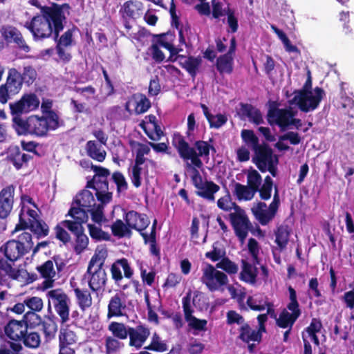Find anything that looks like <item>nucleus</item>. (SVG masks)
<instances>
[{"label":"nucleus","instance_id":"14","mask_svg":"<svg viewBox=\"0 0 354 354\" xmlns=\"http://www.w3.org/2000/svg\"><path fill=\"white\" fill-rule=\"evenodd\" d=\"M27 28L35 39H45L54 35V30L42 15L34 17Z\"/></svg>","mask_w":354,"mask_h":354},{"label":"nucleus","instance_id":"17","mask_svg":"<svg viewBox=\"0 0 354 354\" xmlns=\"http://www.w3.org/2000/svg\"><path fill=\"white\" fill-rule=\"evenodd\" d=\"M130 230L144 231L150 224V221L146 214H141L134 210L125 213L123 217Z\"/></svg>","mask_w":354,"mask_h":354},{"label":"nucleus","instance_id":"47","mask_svg":"<svg viewBox=\"0 0 354 354\" xmlns=\"http://www.w3.org/2000/svg\"><path fill=\"white\" fill-rule=\"evenodd\" d=\"M112 234L118 237H124L130 236L131 230H129L126 222L124 223L120 219H117L111 226Z\"/></svg>","mask_w":354,"mask_h":354},{"label":"nucleus","instance_id":"36","mask_svg":"<svg viewBox=\"0 0 354 354\" xmlns=\"http://www.w3.org/2000/svg\"><path fill=\"white\" fill-rule=\"evenodd\" d=\"M131 100H133L136 103L134 112L136 115H140L146 113L151 106L150 100L143 93H133L131 96Z\"/></svg>","mask_w":354,"mask_h":354},{"label":"nucleus","instance_id":"23","mask_svg":"<svg viewBox=\"0 0 354 354\" xmlns=\"http://www.w3.org/2000/svg\"><path fill=\"white\" fill-rule=\"evenodd\" d=\"M77 342V335L75 332L68 328H62L59 335V354H75V349L72 348Z\"/></svg>","mask_w":354,"mask_h":354},{"label":"nucleus","instance_id":"40","mask_svg":"<svg viewBox=\"0 0 354 354\" xmlns=\"http://www.w3.org/2000/svg\"><path fill=\"white\" fill-rule=\"evenodd\" d=\"M233 57L224 54L218 57L216 67L221 74H231L233 71Z\"/></svg>","mask_w":354,"mask_h":354},{"label":"nucleus","instance_id":"45","mask_svg":"<svg viewBox=\"0 0 354 354\" xmlns=\"http://www.w3.org/2000/svg\"><path fill=\"white\" fill-rule=\"evenodd\" d=\"M24 344L28 348H37L40 346L41 337L38 332L28 328L21 339Z\"/></svg>","mask_w":354,"mask_h":354},{"label":"nucleus","instance_id":"6","mask_svg":"<svg viewBox=\"0 0 354 354\" xmlns=\"http://www.w3.org/2000/svg\"><path fill=\"white\" fill-rule=\"evenodd\" d=\"M32 236L29 232H23L16 239L8 240L1 248L10 262H15L28 254L33 245Z\"/></svg>","mask_w":354,"mask_h":354},{"label":"nucleus","instance_id":"39","mask_svg":"<svg viewBox=\"0 0 354 354\" xmlns=\"http://www.w3.org/2000/svg\"><path fill=\"white\" fill-rule=\"evenodd\" d=\"M241 111L250 122L258 125L263 122L262 114L259 109L250 104H241Z\"/></svg>","mask_w":354,"mask_h":354},{"label":"nucleus","instance_id":"42","mask_svg":"<svg viewBox=\"0 0 354 354\" xmlns=\"http://www.w3.org/2000/svg\"><path fill=\"white\" fill-rule=\"evenodd\" d=\"M76 31H79V29L76 26L73 25L72 28H68L61 36L59 35L58 37L53 39L56 41L57 45L70 47L75 44L73 35Z\"/></svg>","mask_w":354,"mask_h":354},{"label":"nucleus","instance_id":"26","mask_svg":"<svg viewBox=\"0 0 354 354\" xmlns=\"http://www.w3.org/2000/svg\"><path fill=\"white\" fill-rule=\"evenodd\" d=\"M36 270L39 273L40 277L44 279L41 286L44 290L52 288L54 285L56 272L54 268V263L52 260H48L41 265L37 266Z\"/></svg>","mask_w":354,"mask_h":354},{"label":"nucleus","instance_id":"34","mask_svg":"<svg viewBox=\"0 0 354 354\" xmlns=\"http://www.w3.org/2000/svg\"><path fill=\"white\" fill-rule=\"evenodd\" d=\"M53 100L50 99H44L41 104V111L42 115L47 118L52 123L56 122L61 126H64V121L60 119L58 113L53 110Z\"/></svg>","mask_w":354,"mask_h":354},{"label":"nucleus","instance_id":"15","mask_svg":"<svg viewBox=\"0 0 354 354\" xmlns=\"http://www.w3.org/2000/svg\"><path fill=\"white\" fill-rule=\"evenodd\" d=\"M0 32L7 43L15 44L19 49L26 53L30 51V48L26 44L21 31L16 27L10 25L2 26Z\"/></svg>","mask_w":354,"mask_h":354},{"label":"nucleus","instance_id":"1","mask_svg":"<svg viewBox=\"0 0 354 354\" xmlns=\"http://www.w3.org/2000/svg\"><path fill=\"white\" fill-rule=\"evenodd\" d=\"M39 100L36 94H24L17 101L9 104L12 117V127L18 135H31L41 138L47 136L49 131H55L62 127L56 122L52 123L47 118L31 115L24 119L21 115L36 110L39 106Z\"/></svg>","mask_w":354,"mask_h":354},{"label":"nucleus","instance_id":"62","mask_svg":"<svg viewBox=\"0 0 354 354\" xmlns=\"http://www.w3.org/2000/svg\"><path fill=\"white\" fill-rule=\"evenodd\" d=\"M27 229L30 230V222L29 221H26V219L24 218V209H21L19 214V223L15 225V229L11 232V234L14 235L19 231H24Z\"/></svg>","mask_w":354,"mask_h":354},{"label":"nucleus","instance_id":"44","mask_svg":"<svg viewBox=\"0 0 354 354\" xmlns=\"http://www.w3.org/2000/svg\"><path fill=\"white\" fill-rule=\"evenodd\" d=\"M30 231L39 239L47 236L50 230L48 224L44 221L39 218L37 221H33L32 223H30Z\"/></svg>","mask_w":354,"mask_h":354},{"label":"nucleus","instance_id":"43","mask_svg":"<svg viewBox=\"0 0 354 354\" xmlns=\"http://www.w3.org/2000/svg\"><path fill=\"white\" fill-rule=\"evenodd\" d=\"M233 194L239 201H250L255 193H253V191L248 185L235 182Z\"/></svg>","mask_w":354,"mask_h":354},{"label":"nucleus","instance_id":"46","mask_svg":"<svg viewBox=\"0 0 354 354\" xmlns=\"http://www.w3.org/2000/svg\"><path fill=\"white\" fill-rule=\"evenodd\" d=\"M113 337L120 339H125L129 335V328H127L122 322H112L108 327Z\"/></svg>","mask_w":354,"mask_h":354},{"label":"nucleus","instance_id":"64","mask_svg":"<svg viewBox=\"0 0 354 354\" xmlns=\"http://www.w3.org/2000/svg\"><path fill=\"white\" fill-rule=\"evenodd\" d=\"M227 120L225 115L218 113L216 115H212V118L207 121L210 128L219 129L227 122Z\"/></svg>","mask_w":354,"mask_h":354},{"label":"nucleus","instance_id":"51","mask_svg":"<svg viewBox=\"0 0 354 354\" xmlns=\"http://www.w3.org/2000/svg\"><path fill=\"white\" fill-rule=\"evenodd\" d=\"M145 349L156 352H165L167 351V345L160 340V336L156 333H154L151 337V344L145 346Z\"/></svg>","mask_w":354,"mask_h":354},{"label":"nucleus","instance_id":"3","mask_svg":"<svg viewBox=\"0 0 354 354\" xmlns=\"http://www.w3.org/2000/svg\"><path fill=\"white\" fill-rule=\"evenodd\" d=\"M172 145L176 149L179 156L185 160H191L192 165L200 169L203 164L200 157L208 158L210 152L209 144L203 140H198L194 143L196 149L189 146L185 138L180 133H175L172 139Z\"/></svg>","mask_w":354,"mask_h":354},{"label":"nucleus","instance_id":"60","mask_svg":"<svg viewBox=\"0 0 354 354\" xmlns=\"http://www.w3.org/2000/svg\"><path fill=\"white\" fill-rule=\"evenodd\" d=\"M112 180L117 186L118 192L127 189L128 184L124 175L120 171L113 172L112 174Z\"/></svg>","mask_w":354,"mask_h":354},{"label":"nucleus","instance_id":"53","mask_svg":"<svg viewBox=\"0 0 354 354\" xmlns=\"http://www.w3.org/2000/svg\"><path fill=\"white\" fill-rule=\"evenodd\" d=\"M65 227L66 226L61 221L54 227V232L55 238L66 245L71 241V238L69 233L64 229Z\"/></svg>","mask_w":354,"mask_h":354},{"label":"nucleus","instance_id":"8","mask_svg":"<svg viewBox=\"0 0 354 354\" xmlns=\"http://www.w3.org/2000/svg\"><path fill=\"white\" fill-rule=\"evenodd\" d=\"M69 9L70 6L67 3L59 5L56 3H52L50 6H44L41 8V15L54 30V38L58 37L63 30L66 20L64 10L68 11Z\"/></svg>","mask_w":354,"mask_h":354},{"label":"nucleus","instance_id":"63","mask_svg":"<svg viewBox=\"0 0 354 354\" xmlns=\"http://www.w3.org/2000/svg\"><path fill=\"white\" fill-rule=\"evenodd\" d=\"M183 308L185 320L192 317L194 310L191 306V292H188L182 299Z\"/></svg>","mask_w":354,"mask_h":354},{"label":"nucleus","instance_id":"28","mask_svg":"<svg viewBox=\"0 0 354 354\" xmlns=\"http://www.w3.org/2000/svg\"><path fill=\"white\" fill-rule=\"evenodd\" d=\"M142 3L138 0H129L124 3L120 10L122 19H136L142 14Z\"/></svg>","mask_w":354,"mask_h":354},{"label":"nucleus","instance_id":"38","mask_svg":"<svg viewBox=\"0 0 354 354\" xmlns=\"http://www.w3.org/2000/svg\"><path fill=\"white\" fill-rule=\"evenodd\" d=\"M74 292L79 307L84 310L92 306V297L87 289H80L78 287L74 288Z\"/></svg>","mask_w":354,"mask_h":354},{"label":"nucleus","instance_id":"57","mask_svg":"<svg viewBox=\"0 0 354 354\" xmlns=\"http://www.w3.org/2000/svg\"><path fill=\"white\" fill-rule=\"evenodd\" d=\"M225 13L227 16V22L230 29L229 32L235 33L238 30L239 24L238 19L235 16L234 10L227 7L226 10H225Z\"/></svg>","mask_w":354,"mask_h":354},{"label":"nucleus","instance_id":"37","mask_svg":"<svg viewBox=\"0 0 354 354\" xmlns=\"http://www.w3.org/2000/svg\"><path fill=\"white\" fill-rule=\"evenodd\" d=\"M239 338L245 343H250V342H261V337L259 332H255L252 330L248 323H244L239 329Z\"/></svg>","mask_w":354,"mask_h":354},{"label":"nucleus","instance_id":"20","mask_svg":"<svg viewBox=\"0 0 354 354\" xmlns=\"http://www.w3.org/2000/svg\"><path fill=\"white\" fill-rule=\"evenodd\" d=\"M28 328L21 320L11 319L4 326V333L12 342H21L24 335L27 332Z\"/></svg>","mask_w":354,"mask_h":354},{"label":"nucleus","instance_id":"30","mask_svg":"<svg viewBox=\"0 0 354 354\" xmlns=\"http://www.w3.org/2000/svg\"><path fill=\"white\" fill-rule=\"evenodd\" d=\"M86 154L88 157L99 162L104 161L106 157V151L103 149L102 145L95 140H88L85 147Z\"/></svg>","mask_w":354,"mask_h":354},{"label":"nucleus","instance_id":"13","mask_svg":"<svg viewBox=\"0 0 354 354\" xmlns=\"http://www.w3.org/2000/svg\"><path fill=\"white\" fill-rule=\"evenodd\" d=\"M89 210V209L75 205V203H71V208L66 216H70L73 220H64L62 221V224L66 226V228L75 231L77 230V227H83V223H86L88 219Z\"/></svg>","mask_w":354,"mask_h":354},{"label":"nucleus","instance_id":"52","mask_svg":"<svg viewBox=\"0 0 354 354\" xmlns=\"http://www.w3.org/2000/svg\"><path fill=\"white\" fill-rule=\"evenodd\" d=\"M262 181L261 176L257 170L250 171L247 177L248 186L253 191V193L257 192Z\"/></svg>","mask_w":354,"mask_h":354},{"label":"nucleus","instance_id":"48","mask_svg":"<svg viewBox=\"0 0 354 354\" xmlns=\"http://www.w3.org/2000/svg\"><path fill=\"white\" fill-rule=\"evenodd\" d=\"M22 350L21 342L6 341L0 346V354H22Z\"/></svg>","mask_w":354,"mask_h":354},{"label":"nucleus","instance_id":"29","mask_svg":"<svg viewBox=\"0 0 354 354\" xmlns=\"http://www.w3.org/2000/svg\"><path fill=\"white\" fill-rule=\"evenodd\" d=\"M241 272H240L239 279L251 285L257 283V277L258 275L257 268L253 266L245 259H241Z\"/></svg>","mask_w":354,"mask_h":354},{"label":"nucleus","instance_id":"19","mask_svg":"<svg viewBox=\"0 0 354 354\" xmlns=\"http://www.w3.org/2000/svg\"><path fill=\"white\" fill-rule=\"evenodd\" d=\"M127 308L126 296L123 292L115 293L111 297L108 304L107 317H118L124 315Z\"/></svg>","mask_w":354,"mask_h":354},{"label":"nucleus","instance_id":"2","mask_svg":"<svg viewBox=\"0 0 354 354\" xmlns=\"http://www.w3.org/2000/svg\"><path fill=\"white\" fill-rule=\"evenodd\" d=\"M216 268L222 269L230 274H236L239 270L238 266L227 257H223L216 263V268L210 263H206L203 268L201 281L210 291H215L218 287L225 286L228 282L227 276Z\"/></svg>","mask_w":354,"mask_h":354},{"label":"nucleus","instance_id":"21","mask_svg":"<svg viewBox=\"0 0 354 354\" xmlns=\"http://www.w3.org/2000/svg\"><path fill=\"white\" fill-rule=\"evenodd\" d=\"M252 213L261 225H267L275 217L277 212L264 202H258L251 208Z\"/></svg>","mask_w":354,"mask_h":354},{"label":"nucleus","instance_id":"22","mask_svg":"<svg viewBox=\"0 0 354 354\" xmlns=\"http://www.w3.org/2000/svg\"><path fill=\"white\" fill-rule=\"evenodd\" d=\"M15 187L10 185L0 192V218H6L10 214L14 203Z\"/></svg>","mask_w":354,"mask_h":354},{"label":"nucleus","instance_id":"9","mask_svg":"<svg viewBox=\"0 0 354 354\" xmlns=\"http://www.w3.org/2000/svg\"><path fill=\"white\" fill-rule=\"evenodd\" d=\"M187 167L192 170L191 180L193 185L197 189L195 192L196 194L208 201L214 202L215 201V194L220 190L219 185L212 180H205L203 182L197 167L194 165L192 166L189 163H187Z\"/></svg>","mask_w":354,"mask_h":354},{"label":"nucleus","instance_id":"27","mask_svg":"<svg viewBox=\"0 0 354 354\" xmlns=\"http://www.w3.org/2000/svg\"><path fill=\"white\" fill-rule=\"evenodd\" d=\"M179 64L188 74L194 79L198 72L202 64V59L200 56L194 57L189 55H179Z\"/></svg>","mask_w":354,"mask_h":354},{"label":"nucleus","instance_id":"55","mask_svg":"<svg viewBox=\"0 0 354 354\" xmlns=\"http://www.w3.org/2000/svg\"><path fill=\"white\" fill-rule=\"evenodd\" d=\"M37 75L35 69L31 66H24L23 73H21L23 82L28 86L35 82Z\"/></svg>","mask_w":354,"mask_h":354},{"label":"nucleus","instance_id":"54","mask_svg":"<svg viewBox=\"0 0 354 354\" xmlns=\"http://www.w3.org/2000/svg\"><path fill=\"white\" fill-rule=\"evenodd\" d=\"M24 301L26 306L30 309L29 311L40 312L44 307L43 301L39 297H28Z\"/></svg>","mask_w":354,"mask_h":354},{"label":"nucleus","instance_id":"35","mask_svg":"<svg viewBox=\"0 0 354 354\" xmlns=\"http://www.w3.org/2000/svg\"><path fill=\"white\" fill-rule=\"evenodd\" d=\"M291 230L286 224L278 226L274 231L275 243L281 250L286 249L290 235Z\"/></svg>","mask_w":354,"mask_h":354},{"label":"nucleus","instance_id":"56","mask_svg":"<svg viewBox=\"0 0 354 354\" xmlns=\"http://www.w3.org/2000/svg\"><path fill=\"white\" fill-rule=\"evenodd\" d=\"M205 256L212 261L216 262L225 257V250L218 248V243H214L212 245V250L207 252L205 254Z\"/></svg>","mask_w":354,"mask_h":354},{"label":"nucleus","instance_id":"10","mask_svg":"<svg viewBox=\"0 0 354 354\" xmlns=\"http://www.w3.org/2000/svg\"><path fill=\"white\" fill-rule=\"evenodd\" d=\"M23 84L21 73L15 68H10L6 83L0 86V102L6 104L12 96L19 93Z\"/></svg>","mask_w":354,"mask_h":354},{"label":"nucleus","instance_id":"5","mask_svg":"<svg viewBox=\"0 0 354 354\" xmlns=\"http://www.w3.org/2000/svg\"><path fill=\"white\" fill-rule=\"evenodd\" d=\"M106 257V251L95 252L88 262L84 277L88 279V286L93 292H102L106 286L107 274L104 269Z\"/></svg>","mask_w":354,"mask_h":354},{"label":"nucleus","instance_id":"11","mask_svg":"<svg viewBox=\"0 0 354 354\" xmlns=\"http://www.w3.org/2000/svg\"><path fill=\"white\" fill-rule=\"evenodd\" d=\"M48 298V309H50L52 302L55 312L59 316L61 322L64 324L69 320L70 299L61 288L48 291L46 294Z\"/></svg>","mask_w":354,"mask_h":354},{"label":"nucleus","instance_id":"59","mask_svg":"<svg viewBox=\"0 0 354 354\" xmlns=\"http://www.w3.org/2000/svg\"><path fill=\"white\" fill-rule=\"evenodd\" d=\"M8 259L0 257V272L3 271L5 275H8L12 279H17V274L15 269L13 268L12 265L8 262Z\"/></svg>","mask_w":354,"mask_h":354},{"label":"nucleus","instance_id":"16","mask_svg":"<svg viewBox=\"0 0 354 354\" xmlns=\"http://www.w3.org/2000/svg\"><path fill=\"white\" fill-rule=\"evenodd\" d=\"M253 151L254 155L252 157V162L261 172H265L266 165L274 161L275 156H277L273 154L272 148L266 142L262 143Z\"/></svg>","mask_w":354,"mask_h":354},{"label":"nucleus","instance_id":"24","mask_svg":"<svg viewBox=\"0 0 354 354\" xmlns=\"http://www.w3.org/2000/svg\"><path fill=\"white\" fill-rule=\"evenodd\" d=\"M150 335L149 328L140 324L136 328L129 327V346L140 348Z\"/></svg>","mask_w":354,"mask_h":354},{"label":"nucleus","instance_id":"18","mask_svg":"<svg viewBox=\"0 0 354 354\" xmlns=\"http://www.w3.org/2000/svg\"><path fill=\"white\" fill-rule=\"evenodd\" d=\"M230 221L236 236L241 242H243L248 236V231L250 230L252 227L247 214H234L232 216V218H230Z\"/></svg>","mask_w":354,"mask_h":354},{"label":"nucleus","instance_id":"12","mask_svg":"<svg viewBox=\"0 0 354 354\" xmlns=\"http://www.w3.org/2000/svg\"><path fill=\"white\" fill-rule=\"evenodd\" d=\"M295 115L288 109H279L275 102H272L267 113V120L270 125H277L281 131L289 128V120Z\"/></svg>","mask_w":354,"mask_h":354},{"label":"nucleus","instance_id":"31","mask_svg":"<svg viewBox=\"0 0 354 354\" xmlns=\"http://www.w3.org/2000/svg\"><path fill=\"white\" fill-rule=\"evenodd\" d=\"M75 236V242L73 245V250L77 254H82L86 249H87L89 239L87 235L84 233V227H77V230H73L68 229Z\"/></svg>","mask_w":354,"mask_h":354},{"label":"nucleus","instance_id":"7","mask_svg":"<svg viewBox=\"0 0 354 354\" xmlns=\"http://www.w3.org/2000/svg\"><path fill=\"white\" fill-rule=\"evenodd\" d=\"M37 313L28 311L24 315L22 321L25 323L28 329L39 327V330L44 335L45 342H48L55 338L57 330L56 317L53 315L50 316L45 315L42 319Z\"/></svg>","mask_w":354,"mask_h":354},{"label":"nucleus","instance_id":"41","mask_svg":"<svg viewBox=\"0 0 354 354\" xmlns=\"http://www.w3.org/2000/svg\"><path fill=\"white\" fill-rule=\"evenodd\" d=\"M87 227L91 238L95 242L109 241L111 240V235L109 232L102 230L101 224L99 226L95 224H88Z\"/></svg>","mask_w":354,"mask_h":354},{"label":"nucleus","instance_id":"50","mask_svg":"<svg viewBox=\"0 0 354 354\" xmlns=\"http://www.w3.org/2000/svg\"><path fill=\"white\" fill-rule=\"evenodd\" d=\"M86 188L93 189L94 190H109L108 178L93 177L86 183Z\"/></svg>","mask_w":354,"mask_h":354},{"label":"nucleus","instance_id":"25","mask_svg":"<svg viewBox=\"0 0 354 354\" xmlns=\"http://www.w3.org/2000/svg\"><path fill=\"white\" fill-rule=\"evenodd\" d=\"M32 158V156L21 151L19 147L10 148L7 156L8 160L17 170L28 167L29 161Z\"/></svg>","mask_w":354,"mask_h":354},{"label":"nucleus","instance_id":"33","mask_svg":"<svg viewBox=\"0 0 354 354\" xmlns=\"http://www.w3.org/2000/svg\"><path fill=\"white\" fill-rule=\"evenodd\" d=\"M292 313H289L286 310H282L279 314V318L277 319V325L281 328H292L296 320L301 315V310H290Z\"/></svg>","mask_w":354,"mask_h":354},{"label":"nucleus","instance_id":"4","mask_svg":"<svg viewBox=\"0 0 354 354\" xmlns=\"http://www.w3.org/2000/svg\"><path fill=\"white\" fill-rule=\"evenodd\" d=\"M312 84V77L310 71H308L304 86L301 89L294 91L295 96L290 101V104H297L299 110L304 113L317 109L326 95L324 90L319 86H316L313 92Z\"/></svg>","mask_w":354,"mask_h":354},{"label":"nucleus","instance_id":"58","mask_svg":"<svg viewBox=\"0 0 354 354\" xmlns=\"http://www.w3.org/2000/svg\"><path fill=\"white\" fill-rule=\"evenodd\" d=\"M118 339L109 336L105 339L106 354H112L116 353L122 346Z\"/></svg>","mask_w":354,"mask_h":354},{"label":"nucleus","instance_id":"61","mask_svg":"<svg viewBox=\"0 0 354 354\" xmlns=\"http://www.w3.org/2000/svg\"><path fill=\"white\" fill-rule=\"evenodd\" d=\"M104 206L102 204H96L91 208L88 213L91 214V219L93 222L100 225L104 219Z\"/></svg>","mask_w":354,"mask_h":354},{"label":"nucleus","instance_id":"32","mask_svg":"<svg viewBox=\"0 0 354 354\" xmlns=\"http://www.w3.org/2000/svg\"><path fill=\"white\" fill-rule=\"evenodd\" d=\"M72 203H75V205L89 209V211L96 205L93 194L87 189H83L77 193L73 198Z\"/></svg>","mask_w":354,"mask_h":354},{"label":"nucleus","instance_id":"49","mask_svg":"<svg viewBox=\"0 0 354 354\" xmlns=\"http://www.w3.org/2000/svg\"><path fill=\"white\" fill-rule=\"evenodd\" d=\"M241 136L243 141L248 147H250L253 151L261 145L259 143L258 137L252 130L243 129L241 131Z\"/></svg>","mask_w":354,"mask_h":354}]
</instances>
